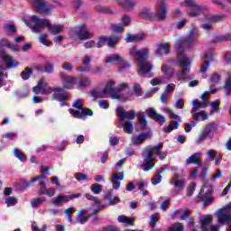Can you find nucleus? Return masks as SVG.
<instances>
[{"instance_id":"2eb2a0df","label":"nucleus","mask_w":231,"mask_h":231,"mask_svg":"<svg viewBox=\"0 0 231 231\" xmlns=\"http://www.w3.org/2000/svg\"><path fill=\"white\" fill-rule=\"evenodd\" d=\"M116 113L118 117L121 119L117 122V127L119 129H122V127H124V120H134V118H136L137 116L134 110L125 111L122 106H118L116 108Z\"/></svg>"},{"instance_id":"f3484780","label":"nucleus","mask_w":231,"mask_h":231,"mask_svg":"<svg viewBox=\"0 0 231 231\" xmlns=\"http://www.w3.org/2000/svg\"><path fill=\"white\" fill-rule=\"evenodd\" d=\"M106 64H111V62H119V69L121 71H125V69H129L131 65L127 62L120 54H113L106 60Z\"/></svg>"},{"instance_id":"dca6fc26","label":"nucleus","mask_w":231,"mask_h":231,"mask_svg":"<svg viewBox=\"0 0 231 231\" xmlns=\"http://www.w3.org/2000/svg\"><path fill=\"white\" fill-rule=\"evenodd\" d=\"M31 5H32V8L36 10V12H41V14H50L53 11V5L48 4L46 0H30Z\"/></svg>"},{"instance_id":"c85d7f7f","label":"nucleus","mask_w":231,"mask_h":231,"mask_svg":"<svg viewBox=\"0 0 231 231\" xmlns=\"http://www.w3.org/2000/svg\"><path fill=\"white\" fill-rule=\"evenodd\" d=\"M199 221L203 231H210V226L212 225V217L210 215H205Z\"/></svg>"},{"instance_id":"a19ab883","label":"nucleus","mask_w":231,"mask_h":231,"mask_svg":"<svg viewBox=\"0 0 231 231\" xmlns=\"http://www.w3.org/2000/svg\"><path fill=\"white\" fill-rule=\"evenodd\" d=\"M117 3L120 5V6L125 8L126 10L134 8V5H136V2L133 0H117Z\"/></svg>"},{"instance_id":"864d4df0","label":"nucleus","mask_w":231,"mask_h":231,"mask_svg":"<svg viewBox=\"0 0 231 231\" xmlns=\"http://www.w3.org/2000/svg\"><path fill=\"white\" fill-rule=\"evenodd\" d=\"M14 154L15 158H18V160H20V162H26V156L20 150L14 149Z\"/></svg>"},{"instance_id":"20e7f679","label":"nucleus","mask_w":231,"mask_h":231,"mask_svg":"<svg viewBox=\"0 0 231 231\" xmlns=\"http://www.w3.org/2000/svg\"><path fill=\"white\" fill-rule=\"evenodd\" d=\"M163 148V143H160L157 145L151 147L147 146L142 151V157H143V164L142 169L143 171H151L155 165L154 163V154L155 152L156 156H158L162 152V149Z\"/></svg>"},{"instance_id":"e2e57ef3","label":"nucleus","mask_w":231,"mask_h":231,"mask_svg":"<svg viewBox=\"0 0 231 231\" xmlns=\"http://www.w3.org/2000/svg\"><path fill=\"white\" fill-rule=\"evenodd\" d=\"M225 89H226V95H229L231 93V76H229V79H227L226 80V83H225Z\"/></svg>"},{"instance_id":"338daca9","label":"nucleus","mask_w":231,"mask_h":231,"mask_svg":"<svg viewBox=\"0 0 231 231\" xmlns=\"http://www.w3.org/2000/svg\"><path fill=\"white\" fill-rule=\"evenodd\" d=\"M47 35L46 34H42L40 36V42H42V44H43L44 46H51V42H48L46 39H47Z\"/></svg>"},{"instance_id":"79ce46f5","label":"nucleus","mask_w":231,"mask_h":231,"mask_svg":"<svg viewBox=\"0 0 231 231\" xmlns=\"http://www.w3.org/2000/svg\"><path fill=\"white\" fill-rule=\"evenodd\" d=\"M169 80V78H165L164 76L154 78L151 80L152 86H158L160 84H165Z\"/></svg>"},{"instance_id":"2f4dec72","label":"nucleus","mask_w":231,"mask_h":231,"mask_svg":"<svg viewBox=\"0 0 231 231\" xmlns=\"http://www.w3.org/2000/svg\"><path fill=\"white\" fill-rule=\"evenodd\" d=\"M129 88V85L127 83H121L117 88L116 90L119 93V96L117 97V100H127L129 98V94H124L122 93L124 89H127Z\"/></svg>"},{"instance_id":"09e8293b","label":"nucleus","mask_w":231,"mask_h":231,"mask_svg":"<svg viewBox=\"0 0 231 231\" xmlns=\"http://www.w3.org/2000/svg\"><path fill=\"white\" fill-rule=\"evenodd\" d=\"M44 201H46V198L45 197H40V198L34 199L31 202V205H32V207H33V208H35L36 207H39V205H42L44 203Z\"/></svg>"},{"instance_id":"39448f33","label":"nucleus","mask_w":231,"mask_h":231,"mask_svg":"<svg viewBox=\"0 0 231 231\" xmlns=\"http://www.w3.org/2000/svg\"><path fill=\"white\" fill-rule=\"evenodd\" d=\"M210 95V92H204L200 98L202 101H199L198 99H194L192 101V109H191V115H193V120L196 122H199L200 118L202 120H208V115L205 111H199V109H205V107H208V97Z\"/></svg>"},{"instance_id":"473e14b6","label":"nucleus","mask_w":231,"mask_h":231,"mask_svg":"<svg viewBox=\"0 0 231 231\" xmlns=\"http://www.w3.org/2000/svg\"><path fill=\"white\" fill-rule=\"evenodd\" d=\"M68 201H69L68 195H60L51 199V204L56 207H60V205H64V203H68Z\"/></svg>"},{"instance_id":"9b49d317","label":"nucleus","mask_w":231,"mask_h":231,"mask_svg":"<svg viewBox=\"0 0 231 231\" xmlns=\"http://www.w3.org/2000/svg\"><path fill=\"white\" fill-rule=\"evenodd\" d=\"M72 106L75 107L69 109L70 115L74 116V118H86V116H93V111L88 108L82 107V100L77 99L72 104Z\"/></svg>"},{"instance_id":"6ab92c4d","label":"nucleus","mask_w":231,"mask_h":231,"mask_svg":"<svg viewBox=\"0 0 231 231\" xmlns=\"http://www.w3.org/2000/svg\"><path fill=\"white\" fill-rule=\"evenodd\" d=\"M203 59H206V60L201 64L200 73H207V70L210 66V62H214V51H207L204 53Z\"/></svg>"},{"instance_id":"de8ad7c7","label":"nucleus","mask_w":231,"mask_h":231,"mask_svg":"<svg viewBox=\"0 0 231 231\" xmlns=\"http://www.w3.org/2000/svg\"><path fill=\"white\" fill-rule=\"evenodd\" d=\"M213 3L222 8H228L231 5V0H213Z\"/></svg>"},{"instance_id":"e433bc0d","label":"nucleus","mask_w":231,"mask_h":231,"mask_svg":"<svg viewBox=\"0 0 231 231\" xmlns=\"http://www.w3.org/2000/svg\"><path fill=\"white\" fill-rule=\"evenodd\" d=\"M217 129V125L216 123H211L208 126L204 128V133L212 140L213 135L216 133V130Z\"/></svg>"},{"instance_id":"6e6552de","label":"nucleus","mask_w":231,"mask_h":231,"mask_svg":"<svg viewBox=\"0 0 231 231\" xmlns=\"http://www.w3.org/2000/svg\"><path fill=\"white\" fill-rule=\"evenodd\" d=\"M185 178V171L180 170L179 172L175 173L174 176L170 180V185H173L175 189L171 190V196H178L181 190L185 189L187 185V180H183Z\"/></svg>"},{"instance_id":"4c0bfd02","label":"nucleus","mask_w":231,"mask_h":231,"mask_svg":"<svg viewBox=\"0 0 231 231\" xmlns=\"http://www.w3.org/2000/svg\"><path fill=\"white\" fill-rule=\"evenodd\" d=\"M160 221V214L158 213H153L151 217H150V220H149V226L152 228L151 231H158V228H156V223Z\"/></svg>"},{"instance_id":"ddd939ff","label":"nucleus","mask_w":231,"mask_h":231,"mask_svg":"<svg viewBox=\"0 0 231 231\" xmlns=\"http://www.w3.org/2000/svg\"><path fill=\"white\" fill-rule=\"evenodd\" d=\"M212 192H214L212 185L208 182L204 183V186L198 195L197 201H204V205H210V203L214 201V197L210 196Z\"/></svg>"},{"instance_id":"72a5a7b5","label":"nucleus","mask_w":231,"mask_h":231,"mask_svg":"<svg viewBox=\"0 0 231 231\" xmlns=\"http://www.w3.org/2000/svg\"><path fill=\"white\" fill-rule=\"evenodd\" d=\"M145 39V34L138 33V34H127L125 38V42H140V41H143Z\"/></svg>"},{"instance_id":"b1692460","label":"nucleus","mask_w":231,"mask_h":231,"mask_svg":"<svg viewBox=\"0 0 231 231\" xmlns=\"http://www.w3.org/2000/svg\"><path fill=\"white\" fill-rule=\"evenodd\" d=\"M124 180V172H114L112 173V178L110 181L112 183V187L115 190H118L120 189V181Z\"/></svg>"},{"instance_id":"49530a36","label":"nucleus","mask_w":231,"mask_h":231,"mask_svg":"<svg viewBox=\"0 0 231 231\" xmlns=\"http://www.w3.org/2000/svg\"><path fill=\"white\" fill-rule=\"evenodd\" d=\"M123 127H124V131L127 134H133V131L134 129V125H133L132 122H127L124 125L123 123Z\"/></svg>"},{"instance_id":"f704fd0d","label":"nucleus","mask_w":231,"mask_h":231,"mask_svg":"<svg viewBox=\"0 0 231 231\" xmlns=\"http://www.w3.org/2000/svg\"><path fill=\"white\" fill-rule=\"evenodd\" d=\"M91 84V80L89 78L81 77L79 79H77L76 86L78 89H84V88H88Z\"/></svg>"},{"instance_id":"1a4fd4ad","label":"nucleus","mask_w":231,"mask_h":231,"mask_svg":"<svg viewBox=\"0 0 231 231\" xmlns=\"http://www.w3.org/2000/svg\"><path fill=\"white\" fill-rule=\"evenodd\" d=\"M180 55L181 54H179L177 60L182 69L177 73V79L178 80H187V79L190 80V77L189 76L190 68H189V66L192 64V60H190V58L181 57Z\"/></svg>"},{"instance_id":"7c9ffc66","label":"nucleus","mask_w":231,"mask_h":231,"mask_svg":"<svg viewBox=\"0 0 231 231\" xmlns=\"http://www.w3.org/2000/svg\"><path fill=\"white\" fill-rule=\"evenodd\" d=\"M88 212V210L86 208L79 210L76 217L77 222L80 223V225H85V223H88V219H89V216H86Z\"/></svg>"},{"instance_id":"ea45409f","label":"nucleus","mask_w":231,"mask_h":231,"mask_svg":"<svg viewBox=\"0 0 231 231\" xmlns=\"http://www.w3.org/2000/svg\"><path fill=\"white\" fill-rule=\"evenodd\" d=\"M91 63V58L88 55H85L83 59V65L84 66H79L78 67V71L80 72H86L89 71V64Z\"/></svg>"},{"instance_id":"a18cd8bd","label":"nucleus","mask_w":231,"mask_h":231,"mask_svg":"<svg viewBox=\"0 0 231 231\" xmlns=\"http://www.w3.org/2000/svg\"><path fill=\"white\" fill-rule=\"evenodd\" d=\"M180 127V123L177 121H171V124L164 128L165 133H171V131H174V129H178Z\"/></svg>"},{"instance_id":"a878e982","label":"nucleus","mask_w":231,"mask_h":231,"mask_svg":"<svg viewBox=\"0 0 231 231\" xmlns=\"http://www.w3.org/2000/svg\"><path fill=\"white\" fill-rule=\"evenodd\" d=\"M146 113L152 120H155V122H160V124L163 125L166 122L165 116L157 114L154 108H148L146 109Z\"/></svg>"},{"instance_id":"6e6d98bb","label":"nucleus","mask_w":231,"mask_h":231,"mask_svg":"<svg viewBox=\"0 0 231 231\" xmlns=\"http://www.w3.org/2000/svg\"><path fill=\"white\" fill-rule=\"evenodd\" d=\"M5 204L7 205V207H15V205H17V198L15 197L6 198Z\"/></svg>"},{"instance_id":"9d476101","label":"nucleus","mask_w":231,"mask_h":231,"mask_svg":"<svg viewBox=\"0 0 231 231\" xmlns=\"http://www.w3.org/2000/svg\"><path fill=\"white\" fill-rule=\"evenodd\" d=\"M11 48V43L8 40L2 39L0 40V57L3 59L5 64H6L7 68H17L19 66V62H15L14 57L6 54L3 48Z\"/></svg>"},{"instance_id":"f8f14e48","label":"nucleus","mask_w":231,"mask_h":231,"mask_svg":"<svg viewBox=\"0 0 231 231\" xmlns=\"http://www.w3.org/2000/svg\"><path fill=\"white\" fill-rule=\"evenodd\" d=\"M215 216L217 223L227 225L226 231H231V208H226V204L215 213Z\"/></svg>"},{"instance_id":"c756f323","label":"nucleus","mask_w":231,"mask_h":231,"mask_svg":"<svg viewBox=\"0 0 231 231\" xmlns=\"http://www.w3.org/2000/svg\"><path fill=\"white\" fill-rule=\"evenodd\" d=\"M155 53L158 57L169 55V43H159L156 47Z\"/></svg>"},{"instance_id":"412c9836","label":"nucleus","mask_w":231,"mask_h":231,"mask_svg":"<svg viewBox=\"0 0 231 231\" xmlns=\"http://www.w3.org/2000/svg\"><path fill=\"white\" fill-rule=\"evenodd\" d=\"M61 82L65 89H71V88L77 86V78L61 74Z\"/></svg>"},{"instance_id":"603ef678","label":"nucleus","mask_w":231,"mask_h":231,"mask_svg":"<svg viewBox=\"0 0 231 231\" xmlns=\"http://www.w3.org/2000/svg\"><path fill=\"white\" fill-rule=\"evenodd\" d=\"M90 190L93 192V194H100V192H102V185L94 183L91 185Z\"/></svg>"},{"instance_id":"c9c22d12","label":"nucleus","mask_w":231,"mask_h":231,"mask_svg":"<svg viewBox=\"0 0 231 231\" xmlns=\"http://www.w3.org/2000/svg\"><path fill=\"white\" fill-rule=\"evenodd\" d=\"M201 158V152H196L193 153L186 160L187 163L190 165V163H195L196 165H199V167H202L201 162H199V159Z\"/></svg>"},{"instance_id":"bb28decb","label":"nucleus","mask_w":231,"mask_h":231,"mask_svg":"<svg viewBox=\"0 0 231 231\" xmlns=\"http://www.w3.org/2000/svg\"><path fill=\"white\" fill-rule=\"evenodd\" d=\"M76 35L79 39V41H84L85 39H89L92 37L89 30L86 25H81L78 31H76Z\"/></svg>"},{"instance_id":"5fc2aeb1","label":"nucleus","mask_w":231,"mask_h":231,"mask_svg":"<svg viewBox=\"0 0 231 231\" xmlns=\"http://www.w3.org/2000/svg\"><path fill=\"white\" fill-rule=\"evenodd\" d=\"M170 231H185V227L182 223L177 222L170 227Z\"/></svg>"},{"instance_id":"5701e85b","label":"nucleus","mask_w":231,"mask_h":231,"mask_svg":"<svg viewBox=\"0 0 231 231\" xmlns=\"http://www.w3.org/2000/svg\"><path fill=\"white\" fill-rule=\"evenodd\" d=\"M56 189L55 188H46V182L44 180L40 182V189L38 194L43 196L44 194L49 198H53L55 196Z\"/></svg>"},{"instance_id":"f03ea898","label":"nucleus","mask_w":231,"mask_h":231,"mask_svg":"<svg viewBox=\"0 0 231 231\" xmlns=\"http://www.w3.org/2000/svg\"><path fill=\"white\" fill-rule=\"evenodd\" d=\"M36 95H51L53 93L52 99L60 102L61 107L66 106V100L69 98V94L64 91L62 88L47 87L44 79H42L38 85L32 88Z\"/></svg>"},{"instance_id":"680f3d73","label":"nucleus","mask_w":231,"mask_h":231,"mask_svg":"<svg viewBox=\"0 0 231 231\" xmlns=\"http://www.w3.org/2000/svg\"><path fill=\"white\" fill-rule=\"evenodd\" d=\"M4 138H6V140H15L17 138V133L15 132H8L6 134H5Z\"/></svg>"},{"instance_id":"bf43d9fd","label":"nucleus","mask_w":231,"mask_h":231,"mask_svg":"<svg viewBox=\"0 0 231 231\" xmlns=\"http://www.w3.org/2000/svg\"><path fill=\"white\" fill-rule=\"evenodd\" d=\"M5 29L10 32V35H15V33H17V31L15 30V26L14 25V23L5 24Z\"/></svg>"},{"instance_id":"0eeeda50","label":"nucleus","mask_w":231,"mask_h":231,"mask_svg":"<svg viewBox=\"0 0 231 231\" xmlns=\"http://www.w3.org/2000/svg\"><path fill=\"white\" fill-rule=\"evenodd\" d=\"M199 37V31H198V28L193 27L187 34V38L179 39L175 43V48L178 50L179 55L183 53V50H192L194 48V42L198 41Z\"/></svg>"},{"instance_id":"aec40b11","label":"nucleus","mask_w":231,"mask_h":231,"mask_svg":"<svg viewBox=\"0 0 231 231\" xmlns=\"http://www.w3.org/2000/svg\"><path fill=\"white\" fill-rule=\"evenodd\" d=\"M138 123L136 125V128L138 131H147L149 127V123L147 122V116L144 112H139L137 114Z\"/></svg>"},{"instance_id":"58836bf2","label":"nucleus","mask_w":231,"mask_h":231,"mask_svg":"<svg viewBox=\"0 0 231 231\" xmlns=\"http://www.w3.org/2000/svg\"><path fill=\"white\" fill-rule=\"evenodd\" d=\"M36 69L42 73H51L55 69V65H53V63H47L44 67L38 65Z\"/></svg>"},{"instance_id":"69168bd1","label":"nucleus","mask_w":231,"mask_h":231,"mask_svg":"<svg viewBox=\"0 0 231 231\" xmlns=\"http://www.w3.org/2000/svg\"><path fill=\"white\" fill-rule=\"evenodd\" d=\"M174 106H175L176 109H184V107H185V101H183L182 98H179V99L176 100Z\"/></svg>"},{"instance_id":"393cba45","label":"nucleus","mask_w":231,"mask_h":231,"mask_svg":"<svg viewBox=\"0 0 231 231\" xmlns=\"http://www.w3.org/2000/svg\"><path fill=\"white\" fill-rule=\"evenodd\" d=\"M189 214H190L189 209L180 208V209L173 211L171 214V219H176V217H179V219H180V221H185V219H187V217H189Z\"/></svg>"},{"instance_id":"8fccbe9b","label":"nucleus","mask_w":231,"mask_h":231,"mask_svg":"<svg viewBox=\"0 0 231 231\" xmlns=\"http://www.w3.org/2000/svg\"><path fill=\"white\" fill-rule=\"evenodd\" d=\"M32 73H33V71L32 70V69L30 68H25V69L21 73V77L23 80H28V79H30V77H32Z\"/></svg>"},{"instance_id":"a211bd4d","label":"nucleus","mask_w":231,"mask_h":231,"mask_svg":"<svg viewBox=\"0 0 231 231\" xmlns=\"http://www.w3.org/2000/svg\"><path fill=\"white\" fill-rule=\"evenodd\" d=\"M120 41V35H114L110 37L101 36L97 42V48H102L104 44H106L108 48H115V45Z\"/></svg>"},{"instance_id":"3c124183","label":"nucleus","mask_w":231,"mask_h":231,"mask_svg":"<svg viewBox=\"0 0 231 231\" xmlns=\"http://www.w3.org/2000/svg\"><path fill=\"white\" fill-rule=\"evenodd\" d=\"M42 179H44V176L41 175V176L32 179V181H24L23 183V188L28 189V187H30V185H32V183H35V181H39V180H42Z\"/></svg>"},{"instance_id":"13d9d810","label":"nucleus","mask_w":231,"mask_h":231,"mask_svg":"<svg viewBox=\"0 0 231 231\" xmlns=\"http://www.w3.org/2000/svg\"><path fill=\"white\" fill-rule=\"evenodd\" d=\"M162 173L158 171V173L152 178V184L158 185V183H162Z\"/></svg>"},{"instance_id":"7ed1b4c3","label":"nucleus","mask_w":231,"mask_h":231,"mask_svg":"<svg viewBox=\"0 0 231 231\" xmlns=\"http://www.w3.org/2000/svg\"><path fill=\"white\" fill-rule=\"evenodd\" d=\"M129 53L131 57L137 61V65L139 66L137 71L140 77H144L147 73H151L152 64L147 60V57H149V49L143 48L139 50L138 47L133 46L129 49Z\"/></svg>"},{"instance_id":"052dcab7","label":"nucleus","mask_w":231,"mask_h":231,"mask_svg":"<svg viewBox=\"0 0 231 231\" xmlns=\"http://www.w3.org/2000/svg\"><path fill=\"white\" fill-rule=\"evenodd\" d=\"M138 17L141 19H149V17H151V11L149 9H144L139 13Z\"/></svg>"},{"instance_id":"c03bdc74","label":"nucleus","mask_w":231,"mask_h":231,"mask_svg":"<svg viewBox=\"0 0 231 231\" xmlns=\"http://www.w3.org/2000/svg\"><path fill=\"white\" fill-rule=\"evenodd\" d=\"M117 221L119 223H124L125 225H133L134 219V218H127L125 215H121L117 217Z\"/></svg>"},{"instance_id":"f257e3e1","label":"nucleus","mask_w":231,"mask_h":231,"mask_svg":"<svg viewBox=\"0 0 231 231\" xmlns=\"http://www.w3.org/2000/svg\"><path fill=\"white\" fill-rule=\"evenodd\" d=\"M26 26L31 28L33 33H41L42 32V28H47L48 32L51 33V35H59L64 30V26L62 24H51L50 20L39 18L37 15H32L28 19L24 20Z\"/></svg>"},{"instance_id":"4be33fe9","label":"nucleus","mask_w":231,"mask_h":231,"mask_svg":"<svg viewBox=\"0 0 231 231\" xmlns=\"http://www.w3.org/2000/svg\"><path fill=\"white\" fill-rule=\"evenodd\" d=\"M165 17H167V5L165 4V0H162L155 14V19L156 21H163Z\"/></svg>"},{"instance_id":"cd10ccee","label":"nucleus","mask_w":231,"mask_h":231,"mask_svg":"<svg viewBox=\"0 0 231 231\" xmlns=\"http://www.w3.org/2000/svg\"><path fill=\"white\" fill-rule=\"evenodd\" d=\"M151 136V133H141L139 135H133L131 140L133 145H140L143 143L144 140H147Z\"/></svg>"},{"instance_id":"774afa93","label":"nucleus","mask_w":231,"mask_h":231,"mask_svg":"<svg viewBox=\"0 0 231 231\" xmlns=\"http://www.w3.org/2000/svg\"><path fill=\"white\" fill-rule=\"evenodd\" d=\"M134 93L136 95V97H140L142 95V86L135 83L134 85Z\"/></svg>"},{"instance_id":"4d7b16f0","label":"nucleus","mask_w":231,"mask_h":231,"mask_svg":"<svg viewBox=\"0 0 231 231\" xmlns=\"http://www.w3.org/2000/svg\"><path fill=\"white\" fill-rule=\"evenodd\" d=\"M211 113L214 115V113H219V100H215L211 103Z\"/></svg>"},{"instance_id":"423d86ee","label":"nucleus","mask_w":231,"mask_h":231,"mask_svg":"<svg viewBox=\"0 0 231 231\" xmlns=\"http://www.w3.org/2000/svg\"><path fill=\"white\" fill-rule=\"evenodd\" d=\"M116 82L113 79L106 81L103 90H91L90 95L93 98H112V100H118L119 92L116 89Z\"/></svg>"},{"instance_id":"0e129e2a","label":"nucleus","mask_w":231,"mask_h":231,"mask_svg":"<svg viewBox=\"0 0 231 231\" xmlns=\"http://www.w3.org/2000/svg\"><path fill=\"white\" fill-rule=\"evenodd\" d=\"M121 23L123 26H129L131 24V17L129 15H124L121 18Z\"/></svg>"},{"instance_id":"37998d69","label":"nucleus","mask_w":231,"mask_h":231,"mask_svg":"<svg viewBox=\"0 0 231 231\" xmlns=\"http://www.w3.org/2000/svg\"><path fill=\"white\" fill-rule=\"evenodd\" d=\"M225 41L231 42V34L230 33H226V34H223V35L215 37V39L213 40V42H223Z\"/></svg>"},{"instance_id":"4468645a","label":"nucleus","mask_w":231,"mask_h":231,"mask_svg":"<svg viewBox=\"0 0 231 231\" xmlns=\"http://www.w3.org/2000/svg\"><path fill=\"white\" fill-rule=\"evenodd\" d=\"M181 6H186L188 9V15L189 17H198L199 14L203 13V10H205V7L199 5L196 1L194 0H185L180 4Z\"/></svg>"}]
</instances>
